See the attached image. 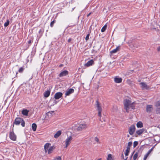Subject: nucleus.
Segmentation results:
<instances>
[{
    "instance_id": "33",
    "label": "nucleus",
    "mask_w": 160,
    "mask_h": 160,
    "mask_svg": "<svg viewBox=\"0 0 160 160\" xmlns=\"http://www.w3.org/2000/svg\"><path fill=\"white\" fill-rule=\"evenodd\" d=\"M138 144V142L137 141H134L133 142V147L135 148Z\"/></svg>"
},
{
    "instance_id": "45",
    "label": "nucleus",
    "mask_w": 160,
    "mask_h": 160,
    "mask_svg": "<svg viewBox=\"0 0 160 160\" xmlns=\"http://www.w3.org/2000/svg\"><path fill=\"white\" fill-rule=\"evenodd\" d=\"M95 52V50H94V49H92V53H94Z\"/></svg>"
},
{
    "instance_id": "17",
    "label": "nucleus",
    "mask_w": 160,
    "mask_h": 160,
    "mask_svg": "<svg viewBox=\"0 0 160 160\" xmlns=\"http://www.w3.org/2000/svg\"><path fill=\"white\" fill-rule=\"evenodd\" d=\"M120 49V46L117 47L115 49L112 50L111 51V53H115L117 51H119Z\"/></svg>"
},
{
    "instance_id": "28",
    "label": "nucleus",
    "mask_w": 160,
    "mask_h": 160,
    "mask_svg": "<svg viewBox=\"0 0 160 160\" xmlns=\"http://www.w3.org/2000/svg\"><path fill=\"white\" fill-rule=\"evenodd\" d=\"M56 20H53L50 23V27H52L54 25V24L56 22Z\"/></svg>"
},
{
    "instance_id": "48",
    "label": "nucleus",
    "mask_w": 160,
    "mask_h": 160,
    "mask_svg": "<svg viewBox=\"0 0 160 160\" xmlns=\"http://www.w3.org/2000/svg\"><path fill=\"white\" fill-rule=\"evenodd\" d=\"M63 65L62 64H61L60 65V67H61V66H62Z\"/></svg>"
},
{
    "instance_id": "26",
    "label": "nucleus",
    "mask_w": 160,
    "mask_h": 160,
    "mask_svg": "<svg viewBox=\"0 0 160 160\" xmlns=\"http://www.w3.org/2000/svg\"><path fill=\"white\" fill-rule=\"evenodd\" d=\"M130 149L127 148L125 152V156H128L130 151Z\"/></svg>"
},
{
    "instance_id": "3",
    "label": "nucleus",
    "mask_w": 160,
    "mask_h": 160,
    "mask_svg": "<svg viewBox=\"0 0 160 160\" xmlns=\"http://www.w3.org/2000/svg\"><path fill=\"white\" fill-rule=\"evenodd\" d=\"M131 102L130 100L128 99L125 100L124 101V108L126 110L127 112H128V110H129V106Z\"/></svg>"
},
{
    "instance_id": "43",
    "label": "nucleus",
    "mask_w": 160,
    "mask_h": 160,
    "mask_svg": "<svg viewBox=\"0 0 160 160\" xmlns=\"http://www.w3.org/2000/svg\"><path fill=\"white\" fill-rule=\"evenodd\" d=\"M157 49L158 51H160V46Z\"/></svg>"
},
{
    "instance_id": "36",
    "label": "nucleus",
    "mask_w": 160,
    "mask_h": 160,
    "mask_svg": "<svg viewBox=\"0 0 160 160\" xmlns=\"http://www.w3.org/2000/svg\"><path fill=\"white\" fill-rule=\"evenodd\" d=\"M89 36H90V34H89V33L87 35V36L85 38V40L86 41H87L89 39Z\"/></svg>"
},
{
    "instance_id": "12",
    "label": "nucleus",
    "mask_w": 160,
    "mask_h": 160,
    "mask_svg": "<svg viewBox=\"0 0 160 160\" xmlns=\"http://www.w3.org/2000/svg\"><path fill=\"white\" fill-rule=\"evenodd\" d=\"M140 84L141 85V87L142 89H147L148 88V87L145 83L141 82Z\"/></svg>"
},
{
    "instance_id": "40",
    "label": "nucleus",
    "mask_w": 160,
    "mask_h": 160,
    "mask_svg": "<svg viewBox=\"0 0 160 160\" xmlns=\"http://www.w3.org/2000/svg\"><path fill=\"white\" fill-rule=\"evenodd\" d=\"M95 140L97 142H98L99 143V139L97 137H95L94 138Z\"/></svg>"
},
{
    "instance_id": "14",
    "label": "nucleus",
    "mask_w": 160,
    "mask_h": 160,
    "mask_svg": "<svg viewBox=\"0 0 160 160\" xmlns=\"http://www.w3.org/2000/svg\"><path fill=\"white\" fill-rule=\"evenodd\" d=\"M94 61L93 60H91L88 61L85 64V66L87 67H89L92 65Z\"/></svg>"
},
{
    "instance_id": "2",
    "label": "nucleus",
    "mask_w": 160,
    "mask_h": 160,
    "mask_svg": "<svg viewBox=\"0 0 160 160\" xmlns=\"http://www.w3.org/2000/svg\"><path fill=\"white\" fill-rule=\"evenodd\" d=\"M21 123V125L22 127H24L25 125V122L24 120L20 118L17 117L15 119L13 123V124L16 125H19Z\"/></svg>"
},
{
    "instance_id": "23",
    "label": "nucleus",
    "mask_w": 160,
    "mask_h": 160,
    "mask_svg": "<svg viewBox=\"0 0 160 160\" xmlns=\"http://www.w3.org/2000/svg\"><path fill=\"white\" fill-rule=\"evenodd\" d=\"M107 27V25L105 24L104 25V26L102 28L101 31L102 32H104L106 30V29Z\"/></svg>"
},
{
    "instance_id": "47",
    "label": "nucleus",
    "mask_w": 160,
    "mask_h": 160,
    "mask_svg": "<svg viewBox=\"0 0 160 160\" xmlns=\"http://www.w3.org/2000/svg\"><path fill=\"white\" fill-rule=\"evenodd\" d=\"M135 152V151H134L132 153V155H131V157L132 156V155H133V154L134 153V152Z\"/></svg>"
},
{
    "instance_id": "54",
    "label": "nucleus",
    "mask_w": 160,
    "mask_h": 160,
    "mask_svg": "<svg viewBox=\"0 0 160 160\" xmlns=\"http://www.w3.org/2000/svg\"><path fill=\"white\" fill-rule=\"evenodd\" d=\"M122 156L123 157V154H122Z\"/></svg>"
},
{
    "instance_id": "25",
    "label": "nucleus",
    "mask_w": 160,
    "mask_h": 160,
    "mask_svg": "<svg viewBox=\"0 0 160 160\" xmlns=\"http://www.w3.org/2000/svg\"><path fill=\"white\" fill-rule=\"evenodd\" d=\"M138 152H137L135 153V154L134 155L133 157V160H136L138 156Z\"/></svg>"
},
{
    "instance_id": "46",
    "label": "nucleus",
    "mask_w": 160,
    "mask_h": 160,
    "mask_svg": "<svg viewBox=\"0 0 160 160\" xmlns=\"http://www.w3.org/2000/svg\"><path fill=\"white\" fill-rule=\"evenodd\" d=\"M134 47H137H137H137V46H136V45H135V44H134Z\"/></svg>"
},
{
    "instance_id": "35",
    "label": "nucleus",
    "mask_w": 160,
    "mask_h": 160,
    "mask_svg": "<svg viewBox=\"0 0 160 160\" xmlns=\"http://www.w3.org/2000/svg\"><path fill=\"white\" fill-rule=\"evenodd\" d=\"M149 154L147 153L144 156V158H143V160H146V159L148 157L149 155Z\"/></svg>"
},
{
    "instance_id": "27",
    "label": "nucleus",
    "mask_w": 160,
    "mask_h": 160,
    "mask_svg": "<svg viewBox=\"0 0 160 160\" xmlns=\"http://www.w3.org/2000/svg\"><path fill=\"white\" fill-rule=\"evenodd\" d=\"M9 22H10L9 20L8 19L7 20L6 22H5L4 24V26L5 27L8 26L9 24Z\"/></svg>"
},
{
    "instance_id": "4",
    "label": "nucleus",
    "mask_w": 160,
    "mask_h": 160,
    "mask_svg": "<svg viewBox=\"0 0 160 160\" xmlns=\"http://www.w3.org/2000/svg\"><path fill=\"white\" fill-rule=\"evenodd\" d=\"M72 139V137L70 136L68 137L65 140V147L66 148H67L69 145Z\"/></svg>"
},
{
    "instance_id": "39",
    "label": "nucleus",
    "mask_w": 160,
    "mask_h": 160,
    "mask_svg": "<svg viewBox=\"0 0 160 160\" xmlns=\"http://www.w3.org/2000/svg\"><path fill=\"white\" fill-rule=\"evenodd\" d=\"M153 147H152L147 152L149 154H150L151 151L153 149Z\"/></svg>"
},
{
    "instance_id": "13",
    "label": "nucleus",
    "mask_w": 160,
    "mask_h": 160,
    "mask_svg": "<svg viewBox=\"0 0 160 160\" xmlns=\"http://www.w3.org/2000/svg\"><path fill=\"white\" fill-rule=\"evenodd\" d=\"M114 82L117 83H120L122 82V79L121 78H118L117 77H116L114 78Z\"/></svg>"
},
{
    "instance_id": "50",
    "label": "nucleus",
    "mask_w": 160,
    "mask_h": 160,
    "mask_svg": "<svg viewBox=\"0 0 160 160\" xmlns=\"http://www.w3.org/2000/svg\"><path fill=\"white\" fill-rule=\"evenodd\" d=\"M130 72H132L133 71V70H130Z\"/></svg>"
},
{
    "instance_id": "10",
    "label": "nucleus",
    "mask_w": 160,
    "mask_h": 160,
    "mask_svg": "<svg viewBox=\"0 0 160 160\" xmlns=\"http://www.w3.org/2000/svg\"><path fill=\"white\" fill-rule=\"evenodd\" d=\"M74 90L72 88H70L67 90L65 93L66 96H69L74 92Z\"/></svg>"
},
{
    "instance_id": "18",
    "label": "nucleus",
    "mask_w": 160,
    "mask_h": 160,
    "mask_svg": "<svg viewBox=\"0 0 160 160\" xmlns=\"http://www.w3.org/2000/svg\"><path fill=\"white\" fill-rule=\"evenodd\" d=\"M61 131L60 130L58 131L54 135V137L55 138H58L61 134Z\"/></svg>"
},
{
    "instance_id": "44",
    "label": "nucleus",
    "mask_w": 160,
    "mask_h": 160,
    "mask_svg": "<svg viewBox=\"0 0 160 160\" xmlns=\"http://www.w3.org/2000/svg\"><path fill=\"white\" fill-rule=\"evenodd\" d=\"M91 14V12L89 13L87 15V17H88Z\"/></svg>"
},
{
    "instance_id": "49",
    "label": "nucleus",
    "mask_w": 160,
    "mask_h": 160,
    "mask_svg": "<svg viewBox=\"0 0 160 160\" xmlns=\"http://www.w3.org/2000/svg\"><path fill=\"white\" fill-rule=\"evenodd\" d=\"M97 160H101V158H99Z\"/></svg>"
},
{
    "instance_id": "29",
    "label": "nucleus",
    "mask_w": 160,
    "mask_h": 160,
    "mask_svg": "<svg viewBox=\"0 0 160 160\" xmlns=\"http://www.w3.org/2000/svg\"><path fill=\"white\" fill-rule=\"evenodd\" d=\"M24 70V68L23 67H21L18 70V72L20 73H22Z\"/></svg>"
},
{
    "instance_id": "34",
    "label": "nucleus",
    "mask_w": 160,
    "mask_h": 160,
    "mask_svg": "<svg viewBox=\"0 0 160 160\" xmlns=\"http://www.w3.org/2000/svg\"><path fill=\"white\" fill-rule=\"evenodd\" d=\"M33 40L32 39V40H29L28 42V46H30L31 43L33 42Z\"/></svg>"
},
{
    "instance_id": "8",
    "label": "nucleus",
    "mask_w": 160,
    "mask_h": 160,
    "mask_svg": "<svg viewBox=\"0 0 160 160\" xmlns=\"http://www.w3.org/2000/svg\"><path fill=\"white\" fill-rule=\"evenodd\" d=\"M68 74V72L67 70H64L61 72L59 74V76L60 77L63 76H65L67 75Z\"/></svg>"
},
{
    "instance_id": "6",
    "label": "nucleus",
    "mask_w": 160,
    "mask_h": 160,
    "mask_svg": "<svg viewBox=\"0 0 160 160\" xmlns=\"http://www.w3.org/2000/svg\"><path fill=\"white\" fill-rule=\"evenodd\" d=\"M9 138L12 140L15 141L16 139V136L15 135L13 132V129L12 131L10 132Z\"/></svg>"
},
{
    "instance_id": "1",
    "label": "nucleus",
    "mask_w": 160,
    "mask_h": 160,
    "mask_svg": "<svg viewBox=\"0 0 160 160\" xmlns=\"http://www.w3.org/2000/svg\"><path fill=\"white\" fill-rule=\"evenodd\" d=\"M95 107L98 111V116L100 118L99 119L100 121H101V118L102 117L101 113L102 111V109L101 107V104L98 100L96 101V103L95 105Z\"/></svg>"
},
{
    "instance_id": "9",
    "label": "nucleus",
    "mask_w": 160,
    "mask_h": 160,
    "mask_svg": "<svg viewBox=\"0 0 160 160\" xmlns=\"http://www.w3.org/2000/svg\"><path fill=\"white\" fill-rule=\"evenodd\" d=\"M62 96V93L60 92L56 93L54 95L55 99H58L60 98Z\"/></svg>"
},
{
    "instance_id": "22",
    "label": "nucleus",
    "mask_w": 160,
    "mask_h": 160,
    "mask_svg": "<svg viewBox=\"0 0 160 160\" xmlns=\"http://www.w3.org/2000/svg\"><path fill=\"white\" fill-rule=\"evenodd\" d=\"M32 127L33 131H36L37 129V125L35 123H33L32 124Z\"/></svg>"
},
{
    "instance_id": "15",
    "label": "nucleus",
    "mask_w": 160,
    "mask_h": 160,
    "mask_svg": "<svg viewBox=\"0 0 160 160\" xmlns=\"http://www.w3.org/2000/svg\"><path fill=\"white\" fill-rule=\"evenodd\" d=\"M29 111L26 109H23L22 111V114L24 116H27Z\"/></svg>"
},
{
    "instance_id": "11",
    "label": "nucleus",
    "mask_w": 160,
    "mask_h": 160,
    "mask_svg": "<svg viewBox=\"0 0 160 160\" xmlns=\"http://www.w3.org/2000/svg\"><path fill=\"white\" fill-rule=\"evenodd\" d=\"M152 109V106L151 105H148L146 108V111L150 113L151 112Z\"/></svg>"
},
{
    "instance_id": "21",
    "label": "nucleus",
    "mask_w": 160,
    "mask_h": 160,
    "mask_svg": "<svg viewBox=\"0 0 160 160\" xmlns=\"http://www.w3.org/2000/svg\"><path fill=\"white\" fill-rule=\"evenodd\" d=\"M50 144L49 143H46L44 146V149L45 152H46L48 150V148L49 147V145Z\"/></svg>"
},
{
    "instance_id": "37",
    "label": "nucleus",
    "mask_w": 160,
    "mask_h": 160,
    "mask_svg": "<svg viewBox=\"0 0 160 160\" xmlns=\"http://www.w3.org/2000/svg\"><path fill=\"white\" fill-rule=\"evenodd\" d=\"M43 30L42 29H41L39 30V33L40 34L42 35L43 33Z\"/></svg>"
},
{
    "instance_id": "5",
    "label": "nucleus",
    "mask_w": 160,
    "mask_h": 160,
    "mask_svg": "<svg viewBox=\"0 0 160 160\" xmlns=\"http://www.w3.org/2000/svg\"><path fill=\"white\" fill-rule=\"evenodd\" d=\"M135 127L134 125H131L129 128L128 132L129 134L131 135H132L135 131Z\"/></svg>"
},
{
    "instance_id": "53",
    "label": "nucleus",
    "mask_w": 160,
    "mask_h": 160,
    "mask_svg": "<svg viewBox=\"0 0 160 160\" xmlns=\"http://www.w3.org/2000/svg\"><path fill=\"white\" fill-rule=\"evenodd\" d=\"M158 31V32H159V33L160 32V30H159Z\"/></svg>"
},
{
    "instance_id": "52",
    "label": "nucleus",
    "mask_w": 160,
    "mask_h": 160,
    "mask_svg": "<svg viewBox=\"0 0 160 160\" xmlns=\"http://www.w3.org/2000/svg\"><path fill=\"white\" fill-rule=\"evenodd\" d=\"M127 158L126 159H125L124 160H127V158Z\"/></svg>"
},
{
    "instance_id": "42",
    "label": "nucleus",
    "mask_w": 160,
    "mask_h": 160,
    "mask_svg": "<svg viewBox=\"0 0 160 160\" xmlns=\"http://www.w3.org/2000/svg\"><path fill=\"white\" fill-rule=\"evenodd\" d=\"M72 40V39L71 38H69L68 40V42H70Z\"/></svg>"
},
{
    "instance_id": "30",
    "label": "nucleus",
    "mask_w": 160,
    "mask_h": 160,
    "mask_svg": "<svg viewBox=\"0 0 160 160\" xmlns=\"http://www.w3.org/2000/svg\"><path fill=\"white\" fill-rule=\"evenodd\" d=\"M53 149V147H51L48 150V154H50L52 152Z\"/></svg>"
},
{
    "instance_id": "24",
    "label": "nucleus",
    "mask_w": 160,
    "mask_h": 160,
    "mask_svg": "<svg viewBox=\"0 0 160 160\" xmlns=\"http://www.w3.org/2000/svg\"><path fill=\"white\" fill-rule=\"evenodd\" d=\"M132 142H129L128 144V146L127 147V148L129 149H130V147L132 146Z\"/></svg>"
},
{
    "instance_id": "41",
    "label": "nucleus",
    "mask_w": 160,
    "mask_h": 160,
    "mask_svg": "<svg viewBox=\"0 0 160 160\" xmlns=\"http://www.w3.org/2000/svg\"><path fill=\"white\" fill-rule=\"evenodd\" d=\"M53 113V112L51 111V112H49L47 113V115H49V114H51V115H52V114Z\"/></svg>"
},
{
    "instance_id": "31",
    "label": "nucleus",
    "mask_w": 160,
    "mask_h": 160,
    "mask_svg": "<svg viewBox=\"0 0 160 160\" xmlns=\"http://www.w3.org/2000/svg\"><path fill=\"white\" fill-rule=\"evenodd\" d=\"M112 156L111 154H109L108 155V157L107 158V160H112Z\"/></svg>"
},
{
    "instance_id": "19",
    "label": "nucleus",
    "mask_w": 160,
    "mask_h": 160,
    "mask_svg": "<svg viewBox=\"0 0 160 160\" xmlns=\"http://www.w3.org/2000/svg\"><path fill=\"white\" fill-rule=\"evenodd\" d=\"M144 129H141L139 130H137L136 132V133L138 135H140L144 132Z\"/></svg>"
},
{
    "instance_id": "51",
    "label": "nucleus",
    "mask_w": 160,
    "mask_h": 160,
    "mask_svg": "<svg viewBox=\"0 0 160 160\" xmlns=\"http://www.w3.org/2000/svg\"><path fill=\"white\" fill-rule=\"evenodd\" d=\"M127 137H129V135H127Z\"/></svg>"
},
{
    "instance_id": "20",
    "label": "nucleus",
    "mask_w": 160,
    "mask_h": 160,
    "mask_svg": "<svg viewBox=\"0 0 160 160\" xmlns=\"http://www.w3.org/2000/svg\"><path fill=\"white\" fill-rule=\"evenodd\" d=\"M137 126L138 128H141L143 127V124L141 122L139 121L137 124Z\"/></svg>"
},
{
    "instance_id": "38",
    "label": "nucleus",
    "mask_w": 160,
    "mask_h": 160,
    "mask_svg": "<svg viewBox=\"0 0 160 160\" xmlns=\"http://www.w3.org/2000/svg\"><path fill=\"white\" fill-rule=\"evenodd\" d=\"M61 158L60 157H58L57 158H55L53 160H61Z\"/></svg>"
},
{
    "instance_id": "16",
    "label": "nucleus",
    "mask_w": 160,
    "mask_h": 160,
    "mask_svg": "<svg viewBox=\"0 0 160 160\" xmlns=\"http://www.w3.org/2000/svg\"><path fill=\"white\" fill-rule=\"evenodd\" d=\"M50 94V90H48L46 91L44 93V97L45 98L48 97Z\"/></svg>"
},
{
    "instance_id": "7",
    "label": "nucleus",
    "mask_w": 160,
    "mask_h": 160,
    "mask_svg": "<svg viewBox=\"0 0 160 160\" xmlns=\"http://www.w3.org/2000/svg\"><path fill=\"white\" fill-rule=\"evenodd\" d=\"M87 127V125L84 123L80 124L77 128V130L80 131L86 129Z\"/></svg>"
},
{
    "instance_id": "32",
    "label": "nucleus",
    "mask_w": 160,
    "mask_h": 160,
    "mask_svg": "<svg viewBox=\"0 0 160 160\" xmlns=\"http://www.w3.org/2000/svg\"><path fill=\"white\" fill-rule=\"evenodd\" d=\"M155 106L156 107H158L160 106V100L156 102L155 104Z\"/></svg>"
}]
</instances>
